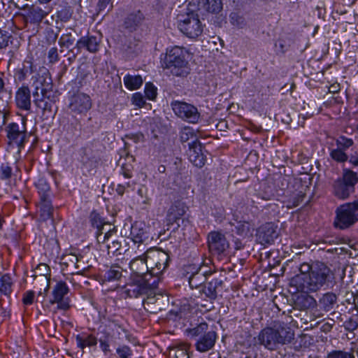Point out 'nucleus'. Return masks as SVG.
<instances>
[{"label": "nucleus", "instance_id": "1", "mask_svg": "<svg viewBox=\"0 0 358 358\" xmlns=\"http://www.w3.org/2000/svg\"><path fill=\"white\" fill-rule=\"evenodd\" d=\"M294 338V332L286 323L274 321L271 327L264 328L258 335L259 343L270 350L278 346L290 343Z\"/></svg>", "mask_w": 358, "mask_h": 358}, {"label": "nucleus", "instance_id": "2", "mask_svg": "<svg viewBox=\"0 0 358 358\" xmlns=\"http://www.w3.org/2000/svg\"><path fill=\"white\" fill-rule=\"evenodd\" d=\"M188 51L184 47L175 45L166 48L161 65L167 73L177 77H185L190 73L187 60Z\"/></svg>", "mask_w": 358, "mask_h": 358}, {"label": "nucleus", "instance_id": "3", "mask_svg": "<svg viewBox=\"0 0 358 358\" xmlns=\"http://www.w3.org/2000/svg\"><path fill=\"white\" fill-rule=\"evenodd\" d=\"M187 335L196 341L195 348L199 352H206L215 346L217 334L208 324L202 321L196 327L186 329Z\"/></svg>", "mask_w": 358, "mask_h": 358}, {"label": "nucleus", "instance_id": "4", "mask_svg": "<svg viewBox=\"0 0 358 358\" xmlns=\"http://www.w3.org/2000/svg\"><path fill=\"white\" fill-rule=\"evenodd\" d=\"M358 182V175L350 169H343L341 177L332 183V193L339 199H346L355 192Z\"/></svg>", "mask_w": 358, "mask_h": 358}, {"label": "nucleus", "instance_id": "5", "mask_svg": "<svg viewBox=\"0 0 358 358\" xmlns=\"http://www.w3.org/2000/svg\"><path fill=\"white\" fill-rule=\"evenodd\" d=\"M358 222V199L341 205L336 210L334 226L341 230L347 229Z\"/></svg>", "mask_w": 358, "mask_h": 358}, {"label": "nucleus", "instance_id": "6", "mask_svg": "<svg viewBox=\"0 0 358 358\" xmlns=\"http://www.w3.org/2000/svg\"><path fill=\"white\" fill-rule=\"evenodd\" d=\"M27 118L23 116L20 122H10L5 127L8 144L22 149L28 141L29 135L27 129Z\"/></svg>", "mask_w": 358, "mask_h": 358}, {"label": "nucleus", "instance_id": "7", "mask_svg": "<svg viewBox=\"0 0 358 358\" xmlns=\"http://www.w3.org/2000/svg\"><path fill=\"white\" fill-rule=\"evenodd\" d=\"M48 71L45 68L41 67L39 69V71L36 73L31 77L33 84L36 85L35 91L33 94L34 97V102L38 108L43 110V115H45L47 113H51L52 108V103L50 101H49V97L47 96L46 89L42 88L41 90V98H39L38 92L39 90L38 84L41 86L43 85L44 83H45L46 80L45 76H48Z\"/></svg>", "mask_w": 358, "mask_h": 358}, {"label": "nucleus", "instance_id": "8", "mask_svg": "<svg viewBox=\"0 0 358 358\" xmlns=\"http://www.w3.org/2000/svg\"><path fill=\"white\" fill-rule=\"evenodd\" d=\"M145 257L148 258L150 269L147 275L152 278H159L169 266L170 257L169 254L159 249L152 248L146 250Z\"/></svg>", "mask_w": 358, "mask_h": 358}, {"label": "nucleus", "instance_id": "9", "mask_svg": "<svg viewBox=\"0 0 358 358\" xmlns=\"http://www.w3.org/2000/svg\"><path fill=\"white\" fill-rule=\"evenodd\" d=\"M159 282V278H152L150 275H145L138 280L128 283L124 287V293L129 298H138L148 293L150 287H157Z\"/></svg>", "mask_w": 358, "mask_h": 358}, {"label": "nucleus", "instance_id": "10", "mask_svg": "<svg viewBox=\"0 0 358 358\" xmlns=\"http://www.w3.org/2000/svg\"><path fill=\"white\" fill-rule=\"evenodd\" d=\"M207 243L210 253L219 259H222L227 255L229 243L225 235L220 231H212L207 236Z\"/></svg>", "mask_w": 358, "mask_h": 358}, {"label": "nucleus", "instance_id": "11", "mask_svg": "<svg viewBox=\"0 0 358 358\" xmlns=\"http://www.w3.org/2000/svg\"><path fill=\"white\" fill-rule=\"evenodd\" d=\"M330 269L326 264L320 262H315L305 286L310 291L316 292L325 284Z\"/></svg>", "mask_w": 358, "mask_h": 358}, {"label": "nucleus", "instance_id": "12", "mask_svg": "<svg viewBox=\"0 0 358 358\" xmlns=\"http://www.w3.org/2000/svg\"><path fill=\"white\" fill-rule=\"evenodd\" d=\"M179 20V29L187 37L195 38L203 32V25L196 13H187Z\"/></svg>", "mask_w": 358, "mask_h": 358}, {"label": "nucleus", "instance_id": "13", "mask_svg": "<svg viewBox=\"0 0 358 358\" xmlns=\"http://www.w3.org/2000/svg\"><path fill=\"white\" fill-rule=\"evenodd\" d=\"M69 292V288L66 282L59 280L53 287L52 291V299L50 300L51 304H57L58 310L66 311L70 309V299L66 296Z\"/></svg>", "mask_w": 358, "mask_h": 358}, {"label": "nucleus", "instance_id": "14", "mask_svg": "<svg viewBox=\"0 0 358 358\" xmlns=\"http://www.w3.org/2000/svg\"><path fill=\"white\" fill-rule=\"evenodd\" d=\"M171 107L174 113L178 117L189 123H197L200 119V113L197 108L192 104L175 101L171 103Z\"/></svg>", "mask_w": 358, "mask_h": 358}, {"label": "nucleus", "instance_id": "15", "mask_svg": "<svg viewBox=\"0 0 358 358\" xmlns=\"http://www.w3.org/2000/svg\"><path fill=\"white\" fill-rule=\"evenodd\" d=\"M187 207L184 203L175 202L169 208L165 222L167 230L172 229L173 231L178 230L180 227V222H183V216L185 215Z\"/></svg>", "mask_w": 358, "mask_h": 358}, {"label": "nucleus", "instance_id": "16", "mask_svg": "<svg viewBox=\"0 0 358 358\" xmlns=\"http://www.w3.org/2000/svg\"><path fill=\"white\" fill-rule=\"evenodd\" d=\"M20 10H24L26 13L22 14L25 23L32 24H40L44 18L49 14L48 10L42 8L38 4H24L22 6H16Z\"/></svg>", "mask_w": 358, "mask_h": 358}, {"label": "nucleus", "instance_id": "17", "mask_svg": "<svg viewBox=\"0 0 358 358\" xmlns=\"http://www.w3.org/2000/svg\"><path fill=\"white\" fill-rule=\"evenodd\" d=\"M100 43L101 39L95 36H84L77 41L75 47L69 50V52L73 53V59H76V56L84 48L91 53L97 52L99 50Z\"/></svg>", "mask_w": 358, "mask_h": 358}, {"label": "nucleus", "instance_id": "18", "mask_svg": "<svg viewBox=\"0 0 358 358\" xmlns=\"http://www.w3.org/2000/svg\"><path fill=\"white\" fill-rule=\"evenodd\" d=\"M92 106L90 96L83 92H77L69 99V108L71 112L76 114L87 113Z\"/></svg>", "mask_w": 358, "mask_h": 358}, {"label": "nucleus", "instance_id": "19", "mask_svg": "<svg viewBox=\"0 0 358 358\" xmlns=\"http://www.w3.org/2000/svg\"><path fill=\"white\" fill-rule=\"evenodd\" d=\"M36 71V65L34 64V57L27 56L22 64L14 69V81L15 83H21Z\"/></svg>", "mask_w": 358, "mask_h": 358}, {"label": "nucleus", "instance_id": "20", "mask_svg": "<svg viewBox=\"0 0 358 358\" xmlns=\"http://www.w3.org/2000/svg\"><path fill=\"white\" fill-rule=\"evenodd\" d=\"M15 107L21 110L30 112L31 108V94L27 85L18 87L15 94Z\"/></svg>", "mask_w": 358, "mask_h": 358}, {"label": "nucleus", "instance_id": "21", "mask_svg": "<svg viewBox=\"0 0 358 358\" xmlns=\"http://www.w3.org/2000/svg\"><path fill=\"white\" fill-rule=\"evenodd\" d=\"M277 227L272 222L259 227L256 233L257 241L262 245H271L278 237Z\"/></svg>", "mask_w": 358, "mask_h": 358}, {"label": "nucleus", "instance_id": "22", "mask_svg": "<svg viewBox=\"0 0 358 358\" xmlns=\"http://www.w3.org/2000/svg\"><path fill=\"white\" fill-rule=\"evenodd\" d=\"M127 272L117 263L113 264L110 266H106L99 274V280L101 284L107 282H115L120 281L123 277V272Z\"/></svg>", "mask_w": 358, "mask_h": 358}, {"label": "nucleus", "instance_id": "23", "mask_svg": "<svg viewBox=\"0 0 358 358\" xmlns=\"http://www.w3.org/2000/svg\"><path fill=\"white\" fill-rule=\"evenodd\" d=\"M187 155L189 161L196 167H203L206 161V157L202 152L201 143L197 139L189 143Z\"/></svg>", "mask_w": 358, "mask_h": 358}, {"label": "nucleus", "instance_id": "24", "mask_svg": "<svg viewBox=\"0 0 358 358\" xmlns=\"http://www.w3.org/2000/svg\"><path fill=\"white\" fill-rule=\"evenodd\" d=\"M157 288L150 287L148 289V293L145 294L146 298L143 301L145 310L151 314H157L163 309L160 299L157 296L155 292Z\"/></svg>", "mask_w": 358, "mask_h": 358}, {"label": "nucleus", "instance_id": "25", "mask_svg": "<svg viewBox=\"0 0 358 358\" xmlns=\"http://www.w3.org/2000/svg\"><path fill=\"white\" fill-rule=\"evenodd\" d=\"M145 20V16L141 10H134L125 17L123 26L128 31L133 32L143 24Z\"/></svg>", "mask_w": 358, "mask_h": 358}, {"label": "nucleus", "instance_id": "26", "mask_svg": "<svg viewBox=\"0 0 358 358\" xmlns=\"http://www.w3.org/2000/svg\"><path fill=\"white\" fill-rule=\"evenodd\" d=\"M148 258L145 257V252L134 258L129 263V268L134 274L141 278L148 273Z\"/></svg>", "mask_w": 358, "mask_h": 358}, {"label": "nucleus", "instance_id": "27", "mask_svg": "<svg viewBox=\"0 0 358 358\" xmlns=\"http://www.w3.org/2000/svg\"><path fill=\"white\" fill-rule=\"evenodd\" d=\"M122 241L114 239V237L110 239V241L108 243V245H106V249L108 251V254L112 256H118L122 254L125 253L128 250L127 244L125 242V240L122 238Z\"/></svg>", "mask_w": 358, "mask_h": 358}, {"label": "nucleus", "instance_id": "28", "mask_svg": "<svg viewBox=\"0 0 358 358\" xmlns=\"http://www.w3.org/2000/svg\"><path fill=\"white\" fill-rule=\"evenodd\" d=\"M222 285L223 281L222 280L213 279L203 288V292L210 301H214L217 296V292L222 289Z\"/></svg>", "mask_w": 358, "mask_h": 358}, {"label": "nucleus", "instance_id": "29", "mask_svg": "<svg viewBox=\"0 0 358 358\" xmlns=\"http://www.w3.org/2000/svg\"><path fill=\"white\" fill-rule=\"evenodd\" d=\"M17 172H20L19 167L8 162H2L0 165V179L3 181H10Z\"/></svg>", "mask_w": 358, "mask_h": 358}, {"label": "nucleus", "instance_id": "30", "mask_svg": "<svg viewBox=\"0 0 358 358\" xmlns=\"http://www.w3.org/2000/svg\"><path fill=\"white\" fill-rule=\"evenodd\" d=\"M213 273V271H202L201 272L194 271L189 277V284L192 289L198 288L202 285L208 275Z\"/></svg>", "mask_w": 358, "mask_h": 358}, {"label": "nucleus", "instance_id": "31", "mask_svg": "<svg viewBox=\"0 0 358 358\" xmlns=\"http://www.w3.org/2000/svg\"><path fill=\"white\" fill-rule=\"evenodd\" d=\"M40 219L46 221L53 216V206L50 198L41 199L39 202Z\"/></svg>", "mask_w": 358, "mask_h": 358}, {"label": "nucleus", "instance_id": "32", "mask_svg": "<svg viewBox=\"0 0 358 358\" xmlns=\"http://www.w3.org/2000/svg\"><path fill=\"white\" fill-rule=\"evenodd\" d=\"M337 300L336 294L331 292H327L319 299V306L322 310L329 312L334 308Z\"/></svg>", "mask_w": 358, "mask_h": 358}, {"label": "nucleus", "instance_id": "33", "mask_svg": "<svg viewBox=\"0 0 358 358\" xmlns=\"http://www.w3.org/2000/svg\"><path fill=\"white\" fill-rule=\"evenodd\" d=\"M116 234L117 229L115 227L106 231H104V229H99L96 231V239L100 245V249L103 250L106 248V245H108V243Z\"/></svg>", "mask_w": 358, "mask_h": 358}, {"label": "nucleus", "instance_id": "34", "mask_svg": "<svg viewBox=\"0 0 358 358\" xmlns=\"http://www.w3.org/2000/svg\"><path fill=\"white\" fill-rule=\"evenodd\" d=\"M236 233L244 238H250L253 236V232L255 231V225L253 223L248 221L239 222L237 223V225L235 227Z\"/></svg>", "mask_w": 358, "mask_h": 358}, {"label": "nucleus", "instance_id": "35", "mask_svg": "<svg viewBox=\"0 0 358 358\" xmlns=\"http://www.w3.org/2000/svg\"><path fill=\"white\" fill-rule=\"evenodd\" d=\"M34 278L32 285L34 289H38V295H46L50 289V280L47 277H39L36 275H32Z\"/></svg>", "mask_w": 358, "mask_h": 358}, {"label": "nucleus", "instance_id": "36", "mask_svg": "<svg viewBox=\"0 0 358 358\" xmlns=\"http://www.w3.org/2000/svg\"><path fill=\"white\" fill-rule=\"evenodd\" d=\"M35 187L40 196V199L50 198L51 187L45 177L40 176L35 182Z\"/></svg>", "mask_w": 358, "mask_h": 358}, {"label": "nucleus", "instance_id": "37", "mask_svg": "<svg viewBox=\"0 0 358 358\" xmlns=\"http://www.w3.org/2000/svg\"><path fill=\"white\" fill-rule=\"evenodd\" d=\"M130 238L134 243H141L144 241L146 234L141 224L135 222L131 225Z\"/></svg>", "mask_w": 358, "mask_h": 358}, {"label": "nucleus", "instance_id": "38", "mask_svg": "<svg viewBox=\"0 0 358 358\" xmlns=\"http://www.w3.org/2000/svg\"><path fill=\"white\" fill-rule=\"evenodd\" d=\"M14 281L9 273H5L0 278V293L10 296L13 292Z\"/></svg>", "mask_w": 358, "mask_h": 358}, {"label": "nucleus", "instance_id": "39", "mask_svg": "<svg viewBox=\"0 0 358 358\" xmlns=\"http://www.w3.org/2000/svg\"><path fill=\"white\" fill-rule=\"evenodd\" d=\"M76 343L78 348L83 350L86 347H94L97 344V339L93 334L77 335Z\"/></svg>", "mask_w": 358, "mask_h": 358}, {"label": "nucleus", "instance_id": "40", "mask_svg": "<svg viewBox=\"0 0 358 358\" xmlns=\"http://www.w3.org/2000/svg\"><path fill=\"white\" fill-rule=\"evenodd\" d=\"M124 84L127 89L135 90L141 87L143 84V79L141 76L126 75L124 77Z\"/></svg>", "mask_w": 358, "mask_h": 358}, {"label": "nucleus", "instance_id": "41", "mask_svg": "<svg viewBox=\"0 0 358 358\" xmlns=\"http://www.w3.org/2000/svg\"><path fill=\"white\" fill-rule=\"evenodd\" d=\"M83 259L82 255H76L74 254H67L62 257V264L66 267L73 268L75 269H79L81 266L80 262Z\"/></svg>", "mask_w": 358, "mask_h": 358}, {"label": "nucleus", "instance_id": "42", "mask_svg": "<svg viewBox=\"0 0 358 358\" xmlns=\"http://www.w3.org/2000/svg\"><path fill=\"white\" fill-rule=\"evenodd\" d=\"M190 345L188 343H181L171 350L173 354V358H190L189 350Z\"/></svg>", "mask_w": 358, "mask_h": 358}, {"label": "nucleus", "instance_id": "43", "mask_svg": "<svg viewBox=\"0 0 358 358\" xmlns=\"http://www.w3.org/2000/svg\"><path fill=\"white\" fill-rule=\"evenodd\" d=\"M71 28H68L66 29V32L62 34L59 38V45L61 48H67L69 49L71 46H72L75 42V38L73 36L72 32L71 31Z\"/></svg>", "mask_w": 358, "mask_h": 358}, {"label": "nucleus", "instance_id": "44", "mask_svg": "<svg viewBox=\"0 0 358 358\" xmlns=\"http://www.w3.org/2000/svg\"><path fill=\"white\" fill-rule=\"evenodd\" d=\"M90 222L93 227L96 228L97 230L99 229H104V226L106 225V222L101 217L100 214L97 213L96 210H93L91 212L89 217Z\"/></svg>", "mask_w": 358, "mask_h": 358}, {"label": "nucleus", "instance_id": "45", "mask_svg": "<svg viewBox=\"0 0 358 358\" xmlns=\"http://www.w3.org/2000/svg\"><path fill=\"white\" fill-rule=\"evenodd\" d=\"M306 194L299 192L296 194L291 196L286 201L287 208H293L298 206L304 199Z\"/></svg>", "mask_w": 358, "mask_h": 358}, {"label": "nucleus", "instance_id": "46", "mask_svg": "<svg viewBox=\"0 0 358 358\" xmlns=\"http://www.w3.org/2000/svg\"><path fill=\"white\" fill-rule=\"evenodd\" d=\"M73 10L71 6H64L57 12V17L62 22H66L71 20Z\"/></svg>", "mask_w": 358, "mask_h": 358}, {"label": "nucleus", "instance_id": "47", "mask_svg": "<svg viewBox=\"0 0 358 358\" xmlns=\"http://www.w3.org/2000/svg\"><path fill=\"white\" fill-rule=\"evenodd\" d=\"M205 8L207 11L216 13L222 8V0H205Z\"/></svg>", "mask_w": 358, "mask_h": 358}, {"label": "nucleus", "instance_id": "48", "mask_svg": "<svg viewBox=\"0 0 358 358\" xmlns=\"http://www.w3.org/2000/svg\"><path fill=\"white\" fill-rule=\"evenodd\" d=\"M33 272V275H36L39 277H47V278H50L51 271L50 266L45 263H41L38 264Z\"/></svg>", "mask_w": 358, "mask_h": 358}, {"label": "nucleus", "instance_id": "49", "mask_svg": "<svg viewBox=\"0 0 358 358\" xmlns=\"http://www.w3.org/2000/svg\"><path fill=\"white\" fill-rule=\"evenodd\" d=\"M330 156L334 161L338 163L345 162L348 159L347 154L339 148L331 150Z\"/></svg>", "mask_w": 358, "mask_h": 358}, {"label": "nucleus", "instance_id": "50", "mask_svg": "<svg viewBox=\"0 0 358 358\" xmlns=\"http://www.w3.org/2000/svg\"><path fill=\"white\" fill-rule=\"evenodd\" d=\"M116 354L119 358H133V350L127 345H121L116 349Z\"/></svg>", "mask_w": 358, "mask_h": 358}, {"label": "nucleus", "instance_id": "51", "mask_svg": "<svg viewBox=\"0 0 358 358\" xmlns=\"http://www.w3.org/2000/svg\"><path fill=\"white\" fill-rule=\"evenodd\" d=\"M145 97L151 101H154L157 95V87L151 83H147L144 90Z\"/></svg>", "mask_w": 358, "mask_h": 358}, {"label": "nucleus", "instance_id": "52", "mask_svg": "<svg viewBox=\"0 0 358 358\" xmlns=\"http://www.w3.org/2000/svg\"><path fill=\"white\" fill-rule=\"evenodd\" d=\"M327 358H355L353 353L343 350H333L327 355Z\"/></svg>", "mask_w": 358, "mask_h": 358}, {"label": "nucleus", "instance_id": "53", "mask_svg": "<svg viewBox=\"0 0 358 358\" xmlns=\"http://www.w3.org/2000/svg\"><path fill=\"white\" fill-rule=\"evenodd\" d=\"M354 144L352 138H348L345 136H340L336 140V145L342 150H346L350 148Z\"/></svg>", "mask_w": 358, "mask_h": 358}, {"label": "nucleus", "instance_id": "54", "mask_svg": "<svg viewBox=\"0 0 358 358\" xmlns=\"http://www.w3.org/2000/svg\"><path fill=\"white\" fill-rule=\"evenodd\" d=\"M180 141L184 143L188 141L190 138H194V130L189 127H185L180 132Z\"/></svg>", "mask_w": 358, "mask_h": 358}, {"label": "nucleus", "instance_id": "55", "mask_svg": "<svg viewBox=\"0 0 358 358\" xmlns=\"http://www.w3.org/2000/svg\"><path fill=\"white\" fill-rule=\"evenodd\" d=\"M35 292L33 290H28L22 295V301L24 306H30L34 303Z\"/></svg>", "mask_w": 358, "mask_h": 358}, {"label": "nucleus", "instance_id": "56", "mask_svg": "<svg viewBox=\"0 0 358 358\" xmlns=\"http://www.w3.org/2000/svg\"><path fill=\"white\" fill-rule=\"evenodd\" d=\"M45 37L46 42L49 44H53L56 42L57 38H58V34L55 32V31L51 29H47L45 31Z\"/></svg>", "mask_w": 358, "mask_h": 358}, {"label": "nucleus", "instance_id": "57", "mask_svg": "<svg viewBox=\"0 0 358 358\" xmlns=\"http://www.w3.org/2000/svg\"><path fill=\"white\" fill-rule=\"evenodd\" d=\"M131 101L134 106H136L138 108H142L145 104V101L144 99V97H143V94L140 92L134 93L132 95Z\"/></svg>", "mask_w": 358, "mask_h": 358}, {"label": "nucleus", "instance_id": "58", "mask_svg": "<svg viewBox=\"0 0 358 358\" xmlns=\"http://www.w3.org/2000/svg\"><path fill=\"white\" fill-rule=\"evenodd\" d=\"M120 173L126 178H131L133 176V166L131 164H122Z\"/></svg>", "mask_w": 358, "mask_h": 358}, {"label": "nucleus", "instance_id": "59", "mask_svg": "<svg viewBox=\"0 0 358 358\" xmlns=\"http://www.w3.org/2000/svg\"><path fill=\"white\" fill-rule=\"evenodd\" d=\"M185 4L188 10L187 13H195L199 10V0H187Z\"/></svg>", "mask_w": 358, "mask_h": 358}, {"label": "nucleus", "instance_id": "60", "mask_svg": "<svg viewBox=\"0 0 358 358\" xmlns=\"http://www.w3.org/2000/svg\"><path fill=\"white\" fill-rule=\"evenodd\" d=\"M10 35L6 31L0 29V49L8 45Z\"/></svg>", "mask_w": 358, "mask_h": 358}, {"label": "nucleus", "instance_id": "61", "mask_svg": "<svg viewBox=\"0 0 358 358\" xmlns=\"http://www.w3.org/2000/svg\"><path fill=\"white\" fill-rule=\"evenodd\" d=\"M343 327L345 330L352 332L358 328V322L356 320L350 317L344 322Z\"/></svg>", "mask_w": 358, "mask_h": 358}, {"label": "nucleus", "instance_id": "62", "mask_svg": "<svg viewBox=\"0 0 358 358\" xmlns=\"http://www.w3.org/2000/svg\"><path fill=\"white\" fill-rule=\"evenodd\" d=\"M48 59L50 63L55 64L59 61V54L56 47L51 48L48 53Z\"/></svg>", "mask_w": 358, "mask_h": 358}, {"label": "nucleus", "instance_id": "63", "mask_svg": "<svg viewBox=\"0 0 358 358\" xmlns=\"http://www.w3.org/2000/svg\"><path fill=\"white\" fill-rule=\"evenodd\" d=\"M335 320L334 319H329L328 321L324 322L321 327L320 330L321 331L327 334L331 331L333 327L335 325Z\"/></svg>", "mask_w": 358, "mask_h": 358}, {"label": "nucleus", "instance_id": "64", "mask_svg": "<svg viewBox=\"0 0 358 358\" xmlns=\"http://www.w3.org/2000/svg\"><path fill=\"white\" fill-rule=\"evenodd\" d=\"M313 264L310 265L308 263H303L299 267V271L301 275L309 277V275L313 271Z\"/></svg>", "mask_w": 358, "mask_h": 358}]
</instances>
